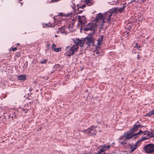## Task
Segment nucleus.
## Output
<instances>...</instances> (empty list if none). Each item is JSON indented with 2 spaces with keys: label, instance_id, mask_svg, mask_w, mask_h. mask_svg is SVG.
I'll list each match as a JSON object with an SVG mask.
<instances>
[{
  "label": "nucleus",
  "instance_id": "obj_22",
  "mask_svg": "<svg viewBox=\"0 0 154 154\" xmlns=\"http://www.w3.org/2000/svg\"><path fill=\"white\" fill-rule=\"evenodd\" d=\"M145 0H134V1L138 2L139 4L143 2Z\"/></svg>",
  "mask_w": 154,
  "mask_h": 154
},
{
  "label": "nucleus",
  "instance_id": "obj_29",
  "mask_svg": "<svg viewBox=\"0 0 154 154\" xmlns=\"http://www.w3.org/2000/svg\"><path fill=\"white\" fill-rule=\"evenodd\" d=\"M56 45L54 44H52V49L54 51V48H56Z\"/></svg>",
  "mask_w": 154,
  "mask_h": 154
},
{
  "label": "nucleus",
  "instance_id": "obj_24",
  "mask_svg": "<svg viewBox=\"0 0 154 154\" xmlns=\"http://www.w3.org/2000/svg\"><path fill=\"white\" fill-rule=\"evenodd\" d=\"M140 142V140H138V141H137L134 145V146L135 147L137 148V146H138V143H139Z\"/></svg>",
  "mask_w": 154,
  "mask_h": 154
},
{
  "label": "nucleus",
  "instance_id": "obj_18",
  "mask_svg": "<svg viewBox=\"0 0 154 154\" xmlns=\"http://www.w3.org/2000/svg\"><path fill=\"white\" fill-rule=\"evenodd\" d=\"M125 8V6L123 5L122 7L121 8H117L116 11H117L120 12H121L123 11V9Z\"/></svg>",
  "mask_w": 154,
  "mask_h": 154
},
{
  "label": "nucleus",
  "instance_id": "obj_20",
  "mask_svg": "<svg viewBox=\"0 0 154 154\" xmlns=\"http://www.w3.org/2000/svg\"><path fill=\"white\" fill-rule=\"evenodd\" d=\"M133 144L132 143V145H131L130 146V147L131 148V150L130 151V153L132 152L133 151H134V150L137 149V148H136L134 146V147H133Z\"/></svg>",
  "mask_w": 154,
  "mask_h": 154
},
{
  "label": "nucleus",
  "instance_id": "obj_46",
  "mask_svg": "<svg viewBox=\"0 0 154 154\" xmlns=\"http://www.w3.org/2000/svg\"><path fill=\"white\" fill-rule=\"evenodd\" d=\"M103 154H105V153H103ZM105 154H106V153H105Z\"/></svg>",
  "mask_w": 154,
  "mask_h": 154
},
{
  "label": "nucleus",
  "instance_id": "obj_13",
  "mask_svg": "<svg viewBox=\"0 0 154 154\" xmlns=\"http://www.w3.org/2000/svg\"><path fill=\"white\" fill-rule=\"evenodd\" d=\"M17 78L19 80L24 81L26 79V76L24 75H21L18 76Z\"/></svg>",
  "mask_w": 154,
  "mask_h": 154
},
{
  "label": "nucleus",
  "instance_id": "obj_15",
  "mask_svg": "<svg viewBox=\"0 0 154 154\" xmlns=\"http://www.w3.org/2000/svg\"><path fill=\"white\" fill-rule=\"evenodd\" d=\"M72 13L71 12H69L68 13H65L64 14V15H63V14L62 13L60 12L59 14V16H62L63 15L65 16L66 17H69V16H71L72 15Z\"/></svg>",
  "mask_w": 154,
  "mask_h": 154
},
{
  "label": "nucleus",
  "instance_id": "obj_23",
  "mask_svg": "<svg viewBox=\"0 0 154 154\" xmlns=\"http://www.w3.org/2000/svg\"><path fill=\"white\" fill-rule=\"evenodd\" d=\"M61 48H54V51L57 52H60L61 51Z\"/></svg>",
  "mask_w": 154,
  "mask_h": 154
},
{
  "label": "nucleus",
  "instance_id": "obj_12",
  "mask_svg": "<svg viewBox=\"0 0 154 154\" xmlns=\"http://www.w3.org/2000/svg\"><path fill=\"white\" fill-rule=\"evenodd\" d=\"M27 109H26L23 108L22 107H19L18 109V112H21L23 113L24 112V113L25 114H26L27 113Z\"/></svg>",
  "mask_w": 154,
  "mask_h": 154
},
{
  "label": "nucleus",
  "instance_id": "obj_30",
  "mask_svg": "<svg viewBox=\"0 0 154 154\" xmlns=\"http://www.w3.org/2000/svg\"><path fill=\"white\" fill-rule=\"evenodd\" d=\"M147 132V131H141V132H140V133L139 134V135H140L142 133H143V135H145L146 134V133Z\"/></svg>",
  "mask_w": 154,
  "mask_h": 154
},
{
  "label": "nucleus",
  "instance_id": "obj_3",
  "mask_svg": "<svg viewBox=\"0 0 154 154\" xmlns=\"http://www.w3.org/2000/svg\"><path fill=\"white\" fill-rule=\"evenodd\" d=\"M141 132V131L140 130L138 132L136 133V134H133V133L130 132L129 131V132L127 131L126 132H125L123 138H124V140H129L135 136H136V137H134V138H136V137H138V135L140 132Z\"/></svg>",
  "mask_w": 154,
  "mask_h": 154
},
{
  "label": "nucleus",
  "instance_id": "obj_14",
  "mask_svg": "<svg viewBox=\"0 0 154 154\" xmlns=\"http://www.w3.org/2000/svg\"><path fill=\"white\" fill-rule=\"evenodd\" d=\"M59 30H60V32L63 34L66 35L68 33L67 31H65L64 27H62L60 28H59Z\"/></svg>",
  "mask_w": 154,
  "mask_h": 154
},
{
  "label": "nucleus",
  "instance_id": "obj_10",
  "mask_svg": "<svg viewBox=\"0 0 154 154\" xmlns=\"http://www.w3.org/2000/svg\"><path fill=\"white\" fill-rule=\"evenodd\" d=\"M104 19L103 14H102L101 13L98 14L97 16H96V18L94 19V21L95 22H97L100 20H102V22L103 23V20Z\"/></svg>",
  "mask_w": 154,
  "mask_h": 154
},
{
  "label": "nucleus",
  "instance_id": "obj_34",
  "mask_svg": "<svg viewBox=\"0 0 154 154\" xmlns=\"http://www.w3.org/2000/svg\"><path fill=\"white\" fill-rule=\"evenodd\" d=\"M116 1H113V4H116V3H118L119 1L118 0H115Z\"/></svg>",
  "mask_w": 154,
  "mask_h": 154
},
{
  "label": "nucleus",
  "instance_id": "obj_7",
  "mask_svg": "<svg viewBox=\"0 0 154 154\" xmlns=\"http://www.w3.org/2000/svg\"><path fill=\"white\" fill-rule=\"evenodd\" d=\"M143 127V126L140 125V122H139L138 121H137L133 126V128L129 130V131L131 133L135 132L137 131L139 128H141Z\"/></svg>",
  "mask_w": 154,
  "mask_h": 154
},
{
  "label": "nucleus",
  "instance_id": "obj_9",
  "mask_svg": "<svg viewBox=\"0 0 154 154\" xmlns=\"http://www.w3.org/2000/svg\"><path fill=\"white\" fill-rule=\"evenodd\" d=\"M96 127L91 126L87 129V135L93 136L96 134V131L95 130Z\"/></svg>",
  "mask_w": 154,
  "mask_h": 154
},
{
  "label": "nucleus",
  "instance_id": "obj_43",
  "mask_svg": "<svg viewBox=\"0 0 154 154\" xmlns=\"http://www.w3.org/2000/svg\"><path fill=\"white\" fill-rule=\"evenodd\" d=\"M82 69H83V68H82V69H81V71H82Z\"/></svg>",
  "mask_w": 154,
  "mask_h": 154
},
{
  "label": "nucleus",
  "instance_id": "obj_45",
  "mask_svg": "<svg viewBox=\"0 0 154 154\" xmlns=\"http://www.w3.org/2000/svg\"><path fill=\"white\" fill-rule=\"evenodd\" d=\"M152 132H153V133L154 132V130H153V131H152Z\"/></svg>",
  "mask_w": 154,
  "mask_h": 154
},
{
  "label": "nucleus",
  "instance_id": "obj_11",
  "mask_svg": "<svg viewBox=\"0 0 154 154\" xmlns=\"http://www.w3.org/2000/svg\"><path fill=\"white\" fill-rule=\"evenodd\" d=\"M73 9V12L75 14H79L82 12L83 10H81L79 11L77 9H76V6L75 3H72V5L70 6Z\"/></svg>",
  "mask_w": 154,
  "mask_h": 154
},
{
  "label": "nucleus",
  "instance_id": "obj_6",
  "mask_svg": "<svg viewBox=\"0 0 154 154\" xmlns=\"http://www.w3.org/2000/svg\"><path fill=\"white\" fill-rule=\"evenodd\" d=\"M145 152L148 153H151L154 152V144L149 143L146 145L144 148Z\"/></svg>",
  "mask_w": 154,
  "mask_h": 154
},
{
  "label": "nucleus",
  "instance_id": "obj_16",
  "mask_svg": "<svg viewBox=\"0 0 154 154\" xmlns=\"http://www.w3.org/2000/svg\"><path fill=\"white\" fill-rule=\"evenodd\" d=\"M10 116H11V117H12V118H14L16 117V116L15 115V112L14 110L11 112L10 113Z\"/></svg>",
  "mask_w": 154,
  "mask_h": 154
},
{
  "label": "nucleus",
  "instance_id": "obj_41",
  "mask_svg": "<svg viewBox=\"0 0 154 154\" xmlns=\"http://www.w3.org/2000/svg\"><path fill=\"white\" fill-rule=\"evenodd\" d=\"M55 37H57V35H55Z\"/></svg>",
  "mask_w": 154,
  "mask_h": 154
},
{
  "label": "nucleus",
  "instance_id": "obj_19",
  "mask_svg": "<svg viewBox=\"0 0 154 154\" xmlns=\"http://www.w3.org/2000/svg\"><path fill=\"white\" fill-rule=\"evenodd\" d=\"M93 4V0H87V6H91Z\"/></svg>",
  "mask_w": 154,
  "mask_h": 154
},
{
  "label": "nucleus",
  "instance_id": "obj_44",
  "mask_svg": "<svg viewBox=\"0 0 154 154\" xmlns=\"http://www.w3.org/2000/svg\"><path fill=\"white\" fill-rule=\"evenodd\" d=\"M17 45H19V43H18L17 44Z\"/></svg>",
  "mask_w": 154,
  "mask_h": 154
},
{
  "label": "nucleus",
  "instance_id": "obj_21",
  "mask_svg": "<svg viewBox=\"0 0 154 154\" xmlns=\"http://www.w3.org/2000/svg\"><path fill=\"white\" fill-rule=\"evenodd\" d=\"M147 135H148V134L149 135V137L150 138L152 137H154V134H153V132H152L149 133V132H147Z\"/></svg>",
  "mask_w": 154,
  "mask_h": 154
},
{
  "label": "nucleus",
  "instance_id": "obj_47",
  "mask_svg": "<svg viewBox=\"0 0 154 154\" xmlns=\"http://www.w3.org/2000/svg\"><path fill=\"white\" fill-rule=\"evenodd\" d=\"M21 4H23V3H21Z\"/></svg>",
  "mask_w": 154,
  "mask_h": 154
},
{
  "label": "nucleus",
  "instance_id": "obj_27",
  "mask_svg": "<svg viewBox=\"0 0 154 154\" xmlns=\"http://www.w3.org/2000/svg\"><path fill=\"white\" fill-rule=\"evenodd\" d=\"M102 38L101 39H99L98 40V42H97V45H100L101 42H102Z\"/></svg>",
  "mask_w": 154,
  "mask_h": 154
},
{
  "label": "nucleus",
  "instance_id": "obj_35",
  "mask_svg": "<svg viewBox=\"0 0 154 154\" xmlns=\"http://www.w3.org/2000/svg\"><path fill=\"white\" fill-rule=\"evenodd\" d=\"M17 49V48L16 47H15V48H13L12 49V50L13 51H15Z\"/></svg>",
  "mask_w": 154,
  "mask_h": 154
},
{
  "label": "nucleus",
  "instance_id": "obj_33",
  "mask_svg": "<svg viewBox=\"0 0 154 154\" xmlns=\"http://www.w3.org/2000/svg\"><path fill=\"white\" fill-rule=\"evenodd\" d=\"M121 144L122 145H125L126 143L125 141H122L121 142Z\"/></svg>",
  "mask_w": 154,
  "mask_h": 154
},
{
  "label": "nucleus",
  "instance_id": "obj_8",
  "mask_svg": "<svg viewBox=\"0 0 154 154\" xmlns=\"http://www.w3.org/2000/svg\"><path fill=\"white\" fill-rule=\"evenodd\" d=\"M87 37H85L84 39L82 40H80L79 38H78L76 39L75 41L74 42V44L78 47V46H79L81 47H83V45L85 43Z\"/></svg>",
  "mask_w": 154,
  "mask_h": 154
},
{
  "label": "nucleus",
  "instance_id": "obj_5",
  "mask_svg": "<svg viewBox=\"0 0 154 154\" xmlns=\"http://www.w3.org/2000/svg\"><path fill=\"white\" fill-rule=\"evenodd\" d=\"M113 10L111 9L103 14L104 19L103 20V23L107 22L110 20L112 16V14L113 13Z\"/></svg>",
  "mask_w": 154,
  "mask_h": 154
},
{
  "label": "nucleus",
  "instance_id": "obj_36",
  "mask_svg": "<svg viewBox=\"0 0 154 154\" xmlns=\"http://www.w3.org/2000/svg\"><path fill=\"white\" fill-rule=\"evenodd\" d=\"M152 115L154 114V110H152L150 111Z\"/></svg>",
  "mask_w": 154,
  "mask_h": 154
},
{
  "label": "nucleus",
  "instance_id": "obj_42",
  "mask_svg": "<svg viewBox=\"0 0 154 154\" xmlns=\"http://www.w3.org/2000/svg\"><path fill=\"white\" fill-rule=\"evenodd\" d=\"M18 54H20V53H18ZM17 55H18V56H19H19H20V55H19L18 54H17Z\"/></svg>",
  "mask_w": 154,
  "mask_h": 154
},
{
  "label": "nucleus",
  "instance_id": "obj_38",
  "mask_svg": "<svg viewBox=\"0 0 154 154\" xmlns=\"http://www.w3.org/2000/svg\"><path fill=\"white\" fill-rule=\"evenodd\" d=\"M115 144V143H112L111 144V145L110 146H113V145L114 144Z\"/></svg>",
  "mask_w": 154,
  "mask_h": 154
},
{
  "label": "nucleus",
  "instance_id": "obj_17",
  "mask_svg": "<svg viewBox=\"0 0 154 154\" xmlns=\"http://www.w3.org/2000/svg\"><path fill=\"white\" fill-rule=\"evenodd\" d=\"M86 7L85 5H82V6H79L78 4L77 5V7H76V9H77L79 10V8L83 9L84 8Z\"/></svg>",
  "mask_w": 154,
  "mask_h": 154
},
{
  "label": "nucleus",
  "instance_id": "obj_31",
  "mask_svg": "<svg viewBox=\"0 0 154 154\" xmlns=\"http://www.w3.org/2000/svg\"><path fill=\"white\" fill-rule=\"evenodd\" d=\"M152 115V113L150 111L149 113H147L146 114V116H150Z\"/></svg>",
  "mask_w": 154,
  "mask_h": 154
},
{
  "label": "nucleus",
  "instance_id": "obj_37",
  "mask_svg": "<svg viewBox=\"0 0 154 154\" xmlns=\"http://www.w3.org/2000/svg\"><path fill=\"white\" fill-rule=\"evenodd\" d=\"M45 25L46 26H48V27H52V26L51 25V26H49V25H48V24H45Z\"/></svg>",
  "mask_w": 154,
  "mask_h": 154
},
{
  "label": "nucleus",
  "instance_id": "obj_26",
  "mask_svg": "<svg viewBox=\"0 0 154 154\" xmlns=\"http://www.w3.org/2000/svg\"><path fill=\"white\" fill-rule=\"evenodd\" d=\"M47 61V60L46 59H44V60H41L40 61V63H42V64L45 63H46Z\"/></svg>",
  "mask_w": 154,
  "mask_h": 154
},
{
  "label": "nucleus",
  "instance_id": "obj_40",
  "mask_svg": "<svg viewBox=\"0 0 154 154\" xmlns=\"http://www.w3.org/2000/svg\"><path fill=\"white\" fill-rule=\"evenodd\" d=\"M85 3L87 4V0H85Z\"/></svg>",
  "mask_w": 154,
  "mask_h": 154
},
{
  "label": "nucleus",
  "instance_id": "obj_2",
  "mask_svg": "<svg viewBox=\"0 0 154 154\" xmlns=\"http://www.w3.org/2000/svg\"><path fill=\"white\" fill-rule=\"evenodd\" d=\"M78 20L80 23L81 24V27L80 30V32H82V30L87 31V27H86L87 23L85 17L84 16L81 17L78 16Z\"/></svg>",
  "mask_w": 154,
  "mask_h": 154
},
{
  "label": "nucleus",
  "instance_id": "obj_25",
  "mask_svg": "<svg viewBox=\"0 0 154 154\" xmlns=\"http://www.w3.org/2000/svg\"><path fill=\"white\" fill-rule=\"evenodd\" d=\"M58 0H51L50 1H48L47 3H53L54 2H56L58 1Z\"/></svg>",
  "mask_w": 154,
  "mask_h": 154
},
{
  "label": "nucleus",
  "instance_id": "obj_1",
  "mask_svg": "<svg viewBox=\"0 0 154 154\" xmlns=\"http://www.w3.org/2000/svg\"><path fill=\"white\" fill-rule=\"evenodd\" d=\"M96 23L94 20V22L89 23L87 24V31L89 30H92L87 36V45L89 46L94 45V39L92 38L91 35L94 33V28L97 26Z\"/></svg>",
  "mask_w": 154,
  "mask_h": 154
},
{
  "label": "nucleus",
  "instance_id": "obj_32",
  "mask_svg": "<svg viewBox=\"0 0 154 154\" xmlns=\"http://www.w3.org/2000/svg\"><path fill=\"white\" fill-rule=\"evenodd\" d=\"M146 139H147V137H143V138L142 139L139 140H140V141H143V140H146Z\"/></svg>",
  "mask_w": 154,
  "mask_h": 154
},
{
  "label": "nucleus",
  "instance_id": "obj_28",
  "mask_svg": "<svg viewBox=\"0 0 154 154\" xmlns=\"http://www.w3.org/2000/svg\"><path fill=\"white\" fill-rule=\"evenodd\" d=\"M2 119L5 120V119L3 116H0V123H1V122L3 121Z\"/></svg>",
  "mask_w": 154,
  "mask_h": 154
},
{
  "label": "nucleus",
  "instance_id": "obj_4",
  "mask_svg": "<svg viewBox=\"0 0 154 154\" xmlns=\"http://www.w3.org/2000/svg\"><path fill=\"white\" fill-rule=\"evenodd\" d=\"M78 48V47L75 45H73L72 47L67 46L65 49V51L67 56L70 57L72 55L73 53L77 50Z\"/></svg>",
  "mask_w": 154,
  "mask_h": 154
},
{
  "label": "nucleus",
  "instance_id": "obj_39",
  "mask_svg": "<svg viewBox=\"0 0 154 154\" xmlns=\"http://www.w3.org/2000/svg\"><path fill=\"white\" fill-rule=\"evenodd\" d=\"M95 53L96 54H98V52H97V51H96L95 52Z\"/></svg>",
  "mask_w": 154,
  "mask_h": 154
}]
</instances>
